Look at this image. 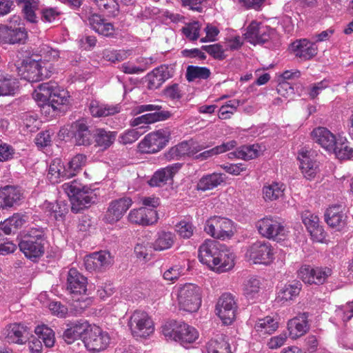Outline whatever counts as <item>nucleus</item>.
<instances>
[{
    "label": "nucleus",
    "mask_w": 353,
    "mask_h": 353,
    "mask_svg": "<svg viewBox=\"0 0 353 353\" xmlns=\"http://www.w3.org/2000/svg\"><path fill=\"white\" fill-rule=\"evenodd\" d=\"M46 243L45 228L39 226L32 227L25 232L19 243V247L26 257L35 261L43 255Z\"/></svg>",
    "instance_id": "nucleus-1"
},
{
    "label": "nucleus",
    "mask_w": 353,
    "mask_h": 353,
    "mask_svg": "<svg viewBox=\"0 0 353 353\" xmlns=\"http://www.w3.org/2000/svg\"><path fill=\"white\" fill-rule=\"evenodd\" d=\"M62 188L70 198L71 210L74 213L87 208L97 201V194L94 191L77 180L63 183Z\"/></svg>",
    "instance_id": "nucleus-2"
},
{
    "label": "nucleus",
    "mask_w": 353,
    "mask_h": 353,
    "mask_svg": "<svg viewBox=\"0 0 353 353\" xmlns=\"http://www.w3.org/2000/svg\"><path fill=\"white\" fill-rule=\"evenodd\" d=\"M34 99L36 101L50 100V103L57 105L60 110L62 106L68 102V93L64 90H61L57 83L47 82L40 84L34 93Z\"/></svg>",
    "instance_id": "nucleus-3"
},
{
    "label": "nucleus",
    "mask_w": 353,
    "mask_h": 353,
    "mask_svg": "<svg viewBox=\"0 0 353 353\" xmlns=\"http://www.w3.org/2000/svg\"><path fill=\"white\" fill-rule=\"evenodd\" d=\"M177 299L181 309L193 312L199 310L201 304L200 288L192 283H186L178 290Z\"/></svg>",
    "instance_id": "nucleus-4"
},
{
    "label": "nucleus",
    "mask_w": 353,
    "mask_h": 353,
    "mask_svg": "<svg viewBox=\"0 0 353 353\" xmlns=\"http://www.w3.org/2000/svg\"><path fill=\"white\" fill-rule=\"evenodd\" d=\"M135 111L136 114H141L144 112H154L132 119L130 124L132 127L165 121L171 117V113L169 111L163 110L161 105L155 104H146L137 106Z\"/></svg>",
    "instance_id": "nucleus-5"
},
{
    "label": "nucleus",
    "mask_w": 353,
    "mask_h": 353,
    "mask_svg": "<svg viewBox=\"0 0 353 353\" xmlns=\"http://www.w3.org/2000/svg\"><path fill=\"white\" fill-rule=\"evenodd\" d=\"M110 336L98 326L90 325L83 336V341L86 349L92 352H99L104 350L110 343Z\"/></svg>",
    "instance_id": "nucleus-6"
},
{
    "label": "nucleus",
    "mask_w": 353,
    "mask_h": 353,
    "mask_svg": "<svg viewBox=\"0 0 353 353\" xmlns=\"http://www.w3.org/2000/svg\"><path fill=\"white\" fill-rule=\"evenodd\" d=\"M128 326L132 335L137 338H146L154 330L151 318L143 311H135L130 316Z\"/></svg>",
    "instance_id": "nucleus-7"
},
{
    "label": "nucleus",
    "mask_w": 353,
    "mask_h": 353,
    "mask_svg": "<svg viewBox=\"0 0 353 353\" xmlns=\"http://www.w3.org/2000/svg\"><path fill=\"white\" fill-rule=\"evenodd\" d=\"M170 132L168 130H159L147 134L139 143V150L147 154L156 153L169 142Z\"/></svg>",
    "instance_id": "nucleus-8"
},
{
    "label": "nucleus",
    "mask_w": 353,
    "mask_h": 353,
    "mask_svg": "<svg viewBox=\"0 0 353 353\" xmlns=\"http://www.w3.org/2000/svg\"><path fill=\"white\" fill-rule=\"evenodd\" d=\"M59 132L63 135L67 133L69 136L70 134L76 145L89 146L92 143L94 134L91 132L90 126L83 119L72 123L69 130L63 128Z\"/></svg>",
    "instance_id": "nucleus-9"
},
{
    "label": "nucleus",
    "mask_w": 353,
    "mask_h": 353,
    "mask_svg": "<svg viewBox=\"0 0 353 353\" xmlns=\"http://www.w3.org/2000/svg\"><path fill=\"white\" fill-rule=\"evenodd\" d=\"M273 249L269 242L257 241L247 248L245 258L254 263L268 264L273 259Z\"/></svg>",
    "instance_id": "nucleus-10"
},
{
    "label": "nucleus",
    "mask_w": 353,
    "mask_h": 353,
    "mask_svg": "<svg viewBox=\"0 0 353 353\" xmlns=\"http://www.w3.org/2000/svg\"><path fill=\"white\" fill-rule=\"evenodd\" d=\"M163 334L183 345L194 342L199 337L197 330L184 322L176 323L172 330L164 327Z\"/></svg>",
    "instance_id": "nucleus-11"
},
{
    "label": "nucleus",
    "mask_w": 353,
    "mask_h": 353,
    "mask_svg": "<svg viewBox=\"0 0 353 353\" xmlns=\"http://www.w3.org/2000/svg\"><path fill=\"white\" fill-rule=\"evenodd\" d=\"M256 228L259 234L267 239H276L284 236L285 228L279 219L273 216H265L256 223Z\"/></svg>",
    "instance_id": "nucleus-12"
},
{
    "label": "nucleus",
    "mask_w": 353,
    "mask_h": 353,
    "mask_svg": "<svg viewBox=\"0 0 353 353\" xmlns=\"http://www.w3.org/2000/svg\"><path fill=\"white\" fill-rule=\"evenodd\" d=\"M237 307L235 296L230 293H224L218 300L216 311L223 323L230 325L235 319Z\"/></svg>",
    "instance_id": "nucleus-13"
},
{
    "label": "nucleus",
    "mask_w": 353,
    "mask_h": 353,
    "mask_svg": "<svg viewBox=\"0 0 353 353\" xmlns=\"http://www.w3.org/2000/svg\"><path fill=\"white\" fill-rule=\"evenodd\" d=\"M274 30L268 26L252 21L245 33V39L252 44H265L273 37Z\"/></svg>",
    "instance_id": "nucleus-14"
},
{
    "label": "nucleus",
    "mask_w": 353,
    "mask_h": 353,
    "mask_svg": "<svg viewBox=\"0 0 353 353\" xmlns=\"http://www.w3.org/2000/svg\"><path fill=\"white\" fill-rule=\"evenodd\" d=\"M113 258L109 252L100 251L93 252L84 258V266L86 270L103 272L113 264Z\"/></svg>",
    "instance_id": "nucleus-15"
},
{
    "label": "nucleus",
    "mask_w": 353,
    "mask_h": 353,
    "mask_svg": "<svg viewBox=\"0 0 353 353\" xmlns=\"http://www.w3.org/2000/svg\"><path fill=\"white\" fill-rule=\"evenodd\" d=\"M331 274L332 270L330 268H313L310 265H303L299 271V277L304 283L309 284H323Z\"/></svg>",
    "instance_id": "nucleus-16"
},
{
    "label": "nucleus",
    "mask_w": 353,
    "mask_h": 353,
    "mask_svg": "<svg viewBox=\"0 0 353 353\" xmlns=\"http://www.w3.org/2000/svg\"><path fill=\"white\" fill-rule=\"evenodd\" d=\"M88 280L77 269L71 268L67 273L66 290L74 296L85 294Z\"/></svg>",
    "instance_id": "nucleus-17"
},
{
    "label": "nucleus",
    "mask_w": 353,
    "mask_h": 353,
    "mask_svg": "<svg viewBox=\"0 0 353 353\" xmlns=\"http://www.w3.org/2000/svg\"><path fill=\"white\" fill-rule=\"evenodd\" d=\"M132 204L130 197H123L112 201L104 216L105 222L113 223L120 220Z\"/></svg>",
    "instance_id": "nucleus-18"
},
{
    "label": "nucleus",
    "mask_w": 353,
    "mask_h": 353,
    "mask_svg": "<svg viewBox=\"0 0 353 353\" xmlns=\"http://www.w3.org/2000/svg\"><path fill=\"white\" fill-rule=\"evenodd\" d=\"M223 245L215 240H205L199 248V259L203 263L211 268L215 257L219 253Z\"/></svg>",
    "instance_id": "nucleus-19"
},
{
    "label": "nucleus",
    "mask_w": 353,
    "mask_h": 353,
    "mask_svg": "<svg viewBox=\"0 0 353 353\" xmlns=\"http://www.w3.org/2000/svg\"><path fill=\"white\" fill-rule=\"evenodd\" d=\"M290 50L294 56L301 61L310 60L314 57L318 52L316 43L306 39L294 41L290 46Z\"/></svg>",
    "instance_id": "nucleus-20"
},
{
    "label": "nucleus",
    "mask_w": 353,
    "mask_h": 353,
    "mask_svg": "<svg viewBox=\"0 0 353 353\" xmlns=\"http://www.w3.org/2000/svg\"><path fill=\"white\" fill-rule=\"evenodd\" d=\"M203 149L202 145L196 143L183 141L179 144L171 148L165 154L167 160L171 161L179 159L185 156H193Z\"/></svg>",
    "instance_id": "nucleus-21"
},
{
    "label": "nucleus",
    "mask_w": 353,
    "mask_h": 353,
    "mask_svg": "<svg viewBox=\"0 0 353 353\" xmlns=\"http://www.w3.org/2000/svg\"><path fill=\"white\" fill-rule=\"evenodd\" d=\"M181 166V163H176L156 171L148 181L149 185L152 187H161L172 181L173 176Z\"/></svg>",
    "instance_id": "nucleus-22"
},
{
    "label": "nucleus",
    "mask_w": 353,
    "mask_h": 353,
    "mask_svg": "<svg viewBox=\"0 0 353 353\" xmlns=\"http://www.w3.org/2000/svg\"><path fill=\"white\" fill-rule=\"evenodd\" d=\"M302 221L312 239L317 242H322L325 238V232L323 227L319 225V217L310 211H305L302 214Z\"/></svg>",
    "instance_id": "nucleus-23"
},
{
    "label": "nucleus",
    "mask_w": 353,
    "mask_h": 353,
    "mask_svg": "<svg viewBox=\"0 0 353 353\" xmlns=\"http://www.w3.org/2000/svg\"><path fill=\"white\" fill-rule=\"evenodd\" d=\"M308 312L299 313L288 323V328L291 338L297 339L304 335L310 330Z\"/></svg>",
    "instance_id": "nucleus-24"
},
{
    "label": "nucleus",
    "mask_w": 353,
    "mask_h": 353,
    "mask_svg": "<svg viewBox=\"0 0 353 353\" xmlns=\"http://www.w3.org/2000/svg\"><path fill=\"white\" fill-rule=\"evenodd\" d=\"M128 220L133 223L149 225L156 223L158 214L156 210L147 208H140L131 210L128 214Z\"/></svg>",
    "instance_id": "nucleus-25"
},
{
    "label": "nucleus",
    "mask_w": 353,
    "mask_h": 353,
    "mask_svg": "<svg viewBox=\"0 0 353 353\" xmlns=\"http://www.w3.org/2000/svg\"><path fill=\"white\" fill-rule=\"evenodd\" d=\"M327 224L336 230H341L347 223V216L343 213L341 205H335L327 208L325 212Z\"/></svg>",
    "instance_id": "nucleus-26"
},
{
    "label": "nucleus",
    "mask_w": 353,
    "mask_h": 353,
    "mask_svg": "<svg viewBox=\"0 0 353 353\" xmlns=\"http://www.w3.org/2000/svg\"><path fill=\"white\" fill-rule=\"evenodd\" d=\"M313 140L327 151L334 148L338 138L327 128L319 127L314 129L311 133Z\"/></svg>",
    "instance_id": "nucleus-27"
},
{
    "label": "nucleus",
    "mask_w": 353,
    "mask_h": 353,
    "mask_svg": "<svg viewBox=\"0 0 353 353\" xmlns=\"http://www.w3.org/2000/svg\"><path fill=\"white\" fill-rule=\"evenodd\" d=\"M234 265V254L227 250L224 245L215 257L211 269L217 272H225L231 270Z\"/></svg>",
    "instance_id": "nucleus-28"
},
{
    "label": "nucleus",
    "mask_w": 353,
    "mask_h": 353,
    "mask_svg": "<svg viewBox=\"0 0 353 353\" xmlns=\"http://www.w3.org/2000/svg\"><path fill=\"white\" fill-rule=\"evenodd\" d=\"M22 193L14 186L6 185L0 188V208H10L18 204Z\"/></svg>",
    "instance_id": "nucleus-29"
},
{
    "label": "nucleus",
    "mask_w": 353,
    "mask_h": 353,
    "mask_svg": "<svg viewBox=\"0 0 353 353\" xmlns=\"http://www.w3.org/2000/svg\"><path fill=\"white\" fill-rule=\"evenodd\" d=\"M172 76L173 71L172 68L165 65L156 68L148 74L149 88L150 89H157Z\"/></svg>",
    "instance_id": "nucleus-30"
},
{
    "label": "nucleus",
    "mask_w": 353,
    "mask_h": 353,
    "mask_svg": "<svg viewBox=\"0 0 353 353\" xmlns=\"http://www.w3.org/2000/svg\"><path fill=\"white\" fill-rule=\"evenodd\" d=\"M68 326V327L63 332V339L68 344H71L79 339L82 334L85 335L89 324L86 321L80 320Z\"/></svg>",
    "instance_id": "nucleus-31"
},
{
    "label": "nucleus",
    "mask_w": 353,
    "mask_h": 353,
    "mask_svg": "<svg viewBox=\"0 0 353 353\" xmlns=\"http://www.w3.org/2000/svg\"><path fill=\"white\" fill-rule=\"evenodd\" d=\"M15 2L20 8L25 20L31 23L38 22L36 11L40 8V0H15Z\"/></svg>",
    "instance_id": "nucleus-32"
},
{
    "label": "nucleus",
    "mask_w": 353,
    "mask_h": 353,
    "mask_svg": "<svg viewBox=\"0 0 353 353\" xmlns=\"http://www.w3.org/2000/svg\"><path fill=\"white\" fill-rule=\"evenodd\" d=\"M89 110L92 117H103L119 113L121 106L119 104H105L92 100L89 105Z\"/></svg>",
    "instance_id": "nucleus-33"
},
{
    "label": "nucleus",
    "mask_w": 353,
    "mask_h": 353,
    "mask_svg": "<svg viewBox=\"0 0 353 353\" xmlns=\"http://www.w3.org/2000/svg\"><path fill=\"white\" fill-rule=\"evenodd\" d=\"M39 61L34 59L23 61L22 65L18 68V74L21 79L29 82L39 81Z\"/></svg>",
    "instance_id": "nucleus-34"
},
{
    "label": "nucleus",
    "mask_w": 353,
    "mask_h": 353,
    "mask_svg": "<svg viewBox=\"0 0 353 353\" xmlns=\"http://www.w3.org/2000/svg\"><path fill=\"white\" fill-rule=\"evenodd\" d=\"M225 174L214 172L203 176L197 183L196 189L205 192L220 185L225 181Z\"/></svg>",
    "instance_id": "nucleus-35"
},
{
    "label": "nucleus",
    "mask_w": 353,
    "mask_h": 353,
    "mask_svg": "<svg viewBox=\"0 0 353 353\" xmlns=\"http://www.w3.org/2000/svg\"><path fill=\"white\" fill-rule=\"evenodd\" d=\"M307 150H302L299 153L298 159L300 161V169L306 179L314 178L317 171V164L313 161Z\"/></svg>",
    "instance_id": "nucleus-36"
},
{
    "label": "nucleus",
    "mask_w": 353,
    "mask_h": 353,
    "mask_svg": "<svg viewBox=\"0 0 353 353\" xmlns=\"http://www.w3.org/2000/svg\"><path fill=\"white\" fill-rule=\"evenodd\" d=\"M26 327L19 323L8 325L6 330V339L8 343L23 344L27 341V336L24 335Z\"/></svg>",
    "instance_id": "nucleus-37"
},
{
    "label": "nucleus",
    "mask_w": 353,
    "mask_h": 353,
    "mask_svg": "<svg viewBox=\"0 0 353 353\" xmlns=\"http://www.w3.org/2000/svg\"><path fill=\"white\" fill-rule=\"evenodd\" d=\"M91 28L99 34L109 36L113 33L114 27L111 23L105 21L100 15L94 14L88 17Z\"/></svg>",
    "instance_id": "nucleus-38"
},
{
    "label": "nucleus",
    "mask_w": 353,
    "mask_h": 353,
    "mask_svg": "<svg viewBox=\"0 0 353 353\" xmlns=\"http://www.w3.org/2000/svg\"><path fill=\"white\" fill-rule=\"evenodd\" d=\"M116 137V132L106 131L103 128H99L96 130L93 139L97 147L106 150L114 143Z\"/></svg>",
    "instance_id": "nucleus-39"
},
{
    "label": "nucleus",
    "mask_w": 353,
    "mask_h": 353,
    "mask_svg": "<svg viewBox=\"0 0 353 353\" xmlns=\"http://www.w3.org/2000/svg\"><path fill=\"white\" fill-rule=\"evenodd\" d=\"M19 87V81L16 78L0 72V96L14 95Z\"/></svg>",
    "instance_id": "nucleus-40"
},
{
    "label": "nucleus",
    "mask_w": 353,
    "mask_h": 353,
    "mask_svg": "<svg viewBox=\"0 0 353 353\" xmlns=\"http://www.w3.org/2000/svg\"><path fill=\"white\" fill-rule=\"evenodd\" d=\"M175 241V236L171 232L159 231L152 246L154 250L163 251L170 249Z\"/></svg>",
    "instance_id": "nucleus-41"
},
{
    "label": "nucleus",
    "mask_w": 353,
    "mask_h": 353,
    "mask_svg": "<svg viewBox=\"0 0 353 353\" xmlns=\"http://www.w3.org/2000/svg\"><path fill=\"white\" fill-rule=\"evenodd\" d=\"M284 190L285 188L283 184L277 182H272L271 184L263 186V199L265 201L278 200L284 195Z\"/></svg>",
    "instance_id": "nucleus-42"
},
{
    "label": "nucleus",
    "mask_w": 353,
    "mask_h": 353,
    "mask_svg": "<svg viewBox=\"0 0 353 353\" xmlns=\"http://www.w3.org/2000/svg\"><path fill=\"white\" fill-rule=\"evenodd\" d=\"M208 353H232L229 343L223 335L217 336L207 343Z\"/></svg>",
    "instance_id": "nucleus-43"
},
{
    "label": "nucleus",
    "mask_w": 353,
    "mask_h": 353,
    "mask_svg": "<svg viewBox=\"0 0 353 353\" xmlns=\"http://www.w3.org/2000/svg\"><path fill=\"white\" fill-rule=\"evenodd\" d=\"M34 333L46 347H52L55 343L54 332L46 325H37Z\"/></svg>",
    "instance_id": "nucleus-44"
},
{
    "label": "nucleus",
    "mask_w": 353,
    "mask_h": 353,
    "mask_svg": "<svg viewBox=\"0 0 353 353\" xmlns=\"http://www.w3.org/2000/svg\"><path fill=\"white\" fill-rule=\"evenodd\" d=\"M259 146L258 145H243L236 151L229 154L230 158L236 157L244 160H250L256 158L259 154Z\"/></svg>",
    "instance_id": "nucleus-45"
},
{
    "label": "nucleus",
    "mask_w": 353,
    "mask_h": 353,
    "mask_svg": "<svg viewBox=\"0 0 353 353\" xmlns=\"http://www.w3.org/2000/svg\"><path fill=\"white\" fill-rule=\"evenodd\" d=\"M210 74V70L207 67L190 65L186 68L185 78L188 82H192L196 79H207Z\"/></svg>",
    "instance_id": "nucleus-46"
},
{
    "label": "nucleus",
    "mask_w": 353,
    "mask_h": 353,
    "mask_svg": "<svg viewBox=\"0 0 353 353\" xmlns=\"http://www.w3.org/2000/svg\"><path fill=\"white\" fill-rule=\"evenodd\" d=\"M332 151L339 159H349L353 157V148L348 145L347 140L344 137H338L334 148Z\"/></svg>",
    "instance_id": "nucleus-47"
},
{
    "label": "nucleus",
    "mask_w": 353,
    "mask_h": 353,
    "mask_svg": "<svg viewBox=\"0 0 353 353\" xmlns=\"http://www.w3.org/2000/svg\"><path fill=\"white\" fill-rule=\"evenodd\" d=\"M278 328V322L271 316L259 319L254 325V329L260 334H271Z\"/></svg>",
    "instance_id": "nucleus-48"
},
{
    "label": "nucleus",
    "mask_w": 353,
    "mask_h": 353,
    "mask_svg": "<svg viewBox=\"0 0 353 353\" xmlns=\"http://www.w3.org/2000/svg\"><path fill=\"white\" fill-rule=\"evenodd\" d=\"M301 286V283L298 281L285 284L279 292L278 298L281 301H284L292 300L294 297L299 295Z\"/></svg>",
    "instance_id": "nucleus-49"
},
{
    "label": "nucleus",
    "mask_w": 353,
    "mask_h": 353,
    "mask_svg": "<svg viewBox=\"0 0 353 353\" xmlns=\"http://www.w3.org/2000/svg\"><path fill=\"white\" fill-rule=\"evenodd\" d=\"M216 227L218 232L219 239L224 240L230 238L232 234V223L224 217L215 216Z\"/></svg>",
    "instance_id": "nucleus-50"
},
{
    "label": "nucleus",
    "mask_w": 353,
    "mask_h": 353,
    "mask_svg": "<svg viewBox=\"0 0 353 353\" xmlns=\"http://www.w3.org/2000/svg\"><path fill=\"white\" fill-rule=\"evenodd\" d=\"M260 288V280L256 277H250L247 279L243 284V294L248 299H253L259 293Z\"/></svg>",
    "instance_id": "nucleus-51"
},
{
    "label": "nucleus",
    "mask_w": 353,
    "mask_h": 353,
    "mask_svg": "<svg viewBox=\"0 0 353 353\" xmlns=\"http://www.w3.org/2000/svg\"><path fill=\"white\" fill-rule=\"evenodd\" d=\"M99 9L110 17H115L119 12V6L116 0H98L95 3Z\"/></svg>",
    "instance_id": "nucleus-52"
},
{
    "label": "nucleus",
    "mask_w": 353,
    "mask_h": 353,
    "mask_svg": "<svg viewBox=\"0 0 353 353\" xmlns=\"http://www.w3.org/2000/svg\"><path fill=\"white\" fill-rule=\"evenodd\" d=\"M86 157L82 154L75 155L67 165L69 176H74L85 165Z\"/></svg>",
    "instance_id": "nucleus-53"
},
{
    "label": "nucleus",
    "mask_w": 353,
    "mask_h": 353,
    "mask_svg": "<svg viewBox=\"0 0 353 353\" xmlns=\"http://www.w3.org/2000/svg\"><path fill=\"white\" fill-rule=\"evenodd\" d=\"M201 25L198 21H194L183 27L181 30L183 34L190 41H196L200 37Z\"/></svg>",
    "instance_id": "nucleus-54"
},
{
    "label": "nucleus",
    "mask_w": 353,
    "mask_h": 353,
    "mask_svg": "<svg viewBox=\"0 0 353 353\" xmlns=\"http://www.w3.org/2000/svg\"><path fill=\"white\" fill-rule=\"evenodd\" d=\"M131 54L130 50H107L104 56L108 61L115 63L126 59Z\"/></svg>",
    "instance_id": "nucleus-55"
},
{
    "label": "nucleus",
    "mask_w": 353,
    "mask_h": 353,
    "mask_svg": "<svg viewBox=\"0 0 353 353\" xmlns=\"http://www.w3.org/2000/svg\"><path fill=\"white\" fill-rule=\"evenodd\" d=\"M28 34L23 27H12L10 26V34L9 43H23L27 39Z\"/></svg>",
    "instance_id": "nucleus-56"
},
{
    "label": "nucleus",
    "mask_w": 353,
    "mask_h": 353,
    "mask_svg": "<svg viewBox=\"0 0 353 353\" xmlns=\"http://www.w3.org/2000/svg\"><path fill=\"white\" fill-rule=\"evenodd\" d=\"M39 54L46 61H52L59 57V52L47 44H41L39 48Z\"/></svg>",
    "instance_id": "nucleus-57"
},
{
    "label": "nucleus",
    "mask_w": 353,
    "mask_h": 353,
    "mask_svg": "<svg viewBox=\"0 0 353 353\" xmlns=\"http://www.w3.org/2000/svg\"><path fill=\"white\" fill-rule=\"evenodd\" d=\"M194 230L192 223L186 221H181L176 225V231L183 239H190L193 235Z\"/></svg>",
    "instance_id": "nucleus-58"
},
{
    "label": "nucleus",
    "mask_w": 353,
    "mask_h": 353,
    "mask_svg": "<svg viewBox=\"0 0 353 353\" xmlns=\"http://www.w3.org/2000/svg\"><path fill=\"white\" fill-rule=\"evenodd\" d=\"M50 210L56 220H63L69 211L68 205L64 201H57L52 204Z\"/></svg>",
    "instance_id": "nucleus-59"
},
{
    "label": "nucleus",
    "mask_w": 353,
    "mask_h": 353,
    "mask_svg": "<svg viewBox=\"0 0 353 353\" xmlns=\"http://www.w3.org/2000/svg\"><path fill=\"white\" fill-rule=\"evenodd\" d=\"M201 49L216 59L223 60L225 58L224 50L219 43L203 46Z\"/></svg>",
    "instance_id": "nucleus-60"
},
{
    "label": "nucleus",
    "mask_w": 353,
    "mask_h": 353,
    "mask_svg": "<svg viewBox=\"0 0 353 353\" xmlns=\"http://www.w3.org/2000/svg\"><path fill=\"white\" fill-rule=\"evenodd\" d=\"M142 132L139 129H130L125 131L119 137V142L123 145L135 142L141 135Z\"/></svg>",
    "instance_id": "nucleus-61"
},
{
    "label": "nucleus",
    "mask_w": 353,
    "mask_h": 353,
    "mask_svg": "<svg viewBox=\"0 0 353 353\" xmlns=\"http://www.w3.org/2000/svg\"><path fill=\"white\" fill-rule=\"evenodd\" d=\"M41 108L42 114L46 116L53 117L56 115L58 111H60V108L57 107L53 103H50V100L47 101H37Z\"/></svg>",
    "instance_id": "nucleus-62"
},
{
    "label": "nucleus",
    "mask_w": 353,
    "mask_h": 353,
    "mask_svg": "<svg viewBox=\"0 0 353 353\" xmlns=\"http://www.w3.org/2000/svg\"><path fill=\"white\" fill-rule=\"evenodd\" d=\"M61 12L57 8H46L41 10V19L52 23L58 19Z\"/></svg>",
    "instance_id": "nucleus-63"
},
{
    "label": "nucleus",
    "mask_w": 353,
    "mask_h": 353,
    "mask_svg": "<svg viewBox=\"0 0 353 353\" xmlns=\"http://www.w3.org/2000/svg\"><path fill=\"white\" fill-rule=\"evenodd\" d=\"M164 95L171 100H179L183 97L182 90L178 83H173L164 90Z\"/></svg>",
    "instance_id": "nucleus-64"
}]
</instances>
